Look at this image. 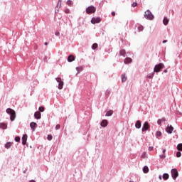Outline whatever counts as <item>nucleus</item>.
Masks as SVG:
<instances>
[{"label":"nucleus","mask_w":182,"mask_h":182,"mask_svg":"<svg viewBox=\"0 0 182 182\" xmlns=\"http://www.w3.org/2000/svg\"><path fill=\"white\" fill-rule=\"evenodd\" d=\"M97 43H94L92 46V49H93V50L97 49Z\"/></svg>","instance_id":"31"},{"label":"nucleus","mask_w":182,"mask_h":182,"mask_svg":"<svg viewBox=\"0 0 182 182\" xmlns=\"http://www.w3.org/2000/svg\"><path fill=\"white\" fill-rule=\"evenodd\" d=\"M7 128H8V124L4 122L0 123V129H3V130H5Z\"/></svg>","instance_id":"12"},{"label":"nucleus","mask_w":182,"mask_h":182,"mask_svg":"<svg viewBox=\"0 0 182 182\" xmlns=\"http://www.w3.org/2000/svg\"><path fill=\"white\" fill-rule=\"evenodd\" d=\"M166 42H167V40H164V41H163V43H166Z\"/></svg>","instance_id":"43"},{"label":"nucleus","mask_w":182,"mask_h":182,"mask_svg":"<svg viewBox=\"0 0 182 182\" xmlns=\"http://www.w3.org/2000/svg\"><path fill=\"white\" fill-rule=\"evenodd\" d=\"M6 113H8V114H10V120L11 122H14V120H15V119L16 118V112H15V110L11 108H8L6 109Z\"/></svg>","instance_id":"1"},{"label":"nucleus","mask_w":182,"mask_h":182,"mask_svg":"<svg viewBox=\"0 0 182 182\" xmlns=\"http://www.w3.org/2000/svg\"><path fill=\"white\" fill-rule=\"evenodd\" d=\"M34 117H36V119H41V112L39 111L36 112L34 114Z\"/></svg>","instance_id":"13"},{"label":"nucleus","mask_w":182,"mask_h":182,"mask_svg":"<svg viewBox=\"0 0 182 182\" xmlns=\"http://www.w3.org/2000/svg\"><path fill=\"white\" fill-rule=\"evenodd\" d=\"M176 157H181V152L178 151V152L176 153Z\"/></svg>","instance_id":"34"},{"label":"nucleus","mask_w":182,"mask_h":182,"mask_svg":"<svg viewBox=\"0 0 182 182\" xmlns=\"http://www.w3.org/2000/svg\"><path fill=\"white\" fill-rule=\"evenodd\" d=\"M100 126H102V127H106V126H107V120L103 119L100 123Z\"/></svg>","instance_id":"14"},{"label":"nucleus","mask_w":182,"mask_h":182,"mask_svg":"<svg viewBox=\"0 0 182 182\" xmlns=\"http://www.w3.org/2000/svg\"><path fill=\"white\" fill-rule=\"evenodd\" d=\"M30 182H36L34 180H31L30 181Z\"/></svg>","instance_id":"47"},{"label":"nucleus","mask_w":182,"mask_h":182,"mask_svg":"<svg viewBox=\"0 0 182 182\" xmlns=\"http://www.w3.org/2000/svg\"><path fill=\"white\" fill-rule=\"evenodd\" d=\"M15 141H16L17 143H19V141H21V137L16 136L15 137Z\"/></svg>","instance_id":"29"},{"label":"nucleus","mask_w":182,"mask_h":182,"mask_svg":"<svg viewBox=\"0 0 182 182\" xmlns=\"http://www.w3.org/2000/svg\"><path fill=\"white\" fill-rule=\"evenodd\" d=\"M120 56H126V50H121L119 52Z\"/></svg>","instance_id":"19"},{"label":"nucleus","mask_w":182,"mask_h":182,"mask_svg":"<svg viewBox=\"0 0 182 182\" xmlns=\"http://www.w3.org/2000/svg\"><path fill=\"white\" fill-rule=\"evenodd\" d=\"M26 140H28V135L23 134L22 137V144L25 146L26 144Z\"/></svg>","instance_id":"11"},{"label":"nucleus","mask_w":182,"mask_h":182,"mask_svg":"<svg viewBox=\"0 0 182 182\" xmlns=\"http://www.w3.org/2000/svg\"><path fill=\"white\" fill-rule=\"evenodd\" d=\"M39 112H45V107H40L38 108Z\"/></svg>","instance_id":"32"},{"label":"nucleus","mask_w":182,"mask_h":182,"mask_svg":"<svg viewBox=\"0 0 182 182\" xmlns=\"http://www.w3.org/2000/svg\"><path fill=\"white\" fill-rule=\"evenodd\" d=\"M161 122H166V118L158 119V124H161Z\"/></svg>","instance_id":"26"},{"label":"nucleus","mask_w":182,"mask_h":182,"mask_svg":"<svg viewBox=\"0 0 182 182\" xmlns=\"http://www.w3.org/2000/svg\"><path fill=\"white\" fill-rule=\"evenodd\" d=\"M65 14H69L70 11H69V9H65Z\"/></svg>","instance_id":"40"},{"label":"nucleus","mask_w":182,"mask_h":182,"mask_svg":"<svg viewBox=\"0 0 182 182\" xmlns=\"http://www.w3.org/2000/svg\"><path fill=\"white\" fill-rule=\"evenodd\" d=\"M161 159H166V155L164 154L163 155H160Z\"/></svg>","instance_id":"37"},{"label":"nucleus","mask_w":182,"mask_h":182,"mask_svg":"<svg viewBox=\"0 0 182 182\" xmlns=\"http://www.w3.org/2000/svg\"><path fill=\"white\" fill-rule=\"evenodd\" d=\"M47 139L48 140H52V139H53V136H52V135H48Z\"/></svg>","instance_id":"33"},{"label":"nucleus","mask_w":182,"mask_h":182,"mask_svg":"<svg viewBox=\"0 0 182 182\" xmlns=\"http://www.w3.org/2000/svg\"><path fill=\"white\" fill-rule=\"evenodd\" d=\"M163 23H164V25H168V18H167V17H164V18L163 20Z\"/></svg>","instance_id":"18"},{"label":"nucleus","mask_w":182,"mask_h":182,"mask_svg":"<svg viewBox=\"0 0 182 182\" xmlns=\"http://www.w3.org/2000/svg\"><path fill=\"white\" fill-rule=\"evenodd\" d=\"M127 80V77H126L125 74L122 75V82H126Z\"/></svg>","instance_id":"20"},{"label":"nucleus","mask_w":182,"mask_h":182,"mask_svg":"<svg viewBox=\"0 0 182 182\" xmlns=\"http://www.w3.org/2000/svg\"><path fill=\"white\" fill-rule=\"evenodd\" d=\"M150 129V124H149V122H144L143 127H142V132H146V130H149Z\"/></svg>","instance_id":"7"},{"label":"nucleus","mask_w":182,"mask_h":182,"mask_svg":"<svg viewBox=\"0 0 182 182\" xmlns=\"http://www.w3.org/2000/svg\"><path fill=\"white\" fill-rule=\"evenodd\" d=\"M132 6H133V8H136V6H137V3L134 2V3L132 4Z\"/></svg>","instance_id":"36"},{"label":"nucleus","mask_w":182,"mask_h":182,"mask_svg":"<svg viewBox=\"0 0 182 182\" xmlns=\"http://www.w3.org/2000/svg\"><path fill=\"white\" fill-rule=\"evenodd\" d=\"M177 150H178L179 151H182V144H178Z\"/></svg>","instance_id":"25"},{"label":"nucleus","mask_w":182,"mask_h":182,"mask_svg":"<svg viewBox=\"0 0 182 182\" xmlns=\"http://www.w3.org/2000/svg\"><path fill=\"white\" fill-rule=\"evenodd\" d=\"M163 68H164V65L163 63H159L155 66L154 69V72H156V73H158V72H160V70H161Z\"/></svg>","instance_id":"3"},{"label":"nucleus","mask_w":182,"mask_h":182,"mask_svg":"<svg viewBox=\"0 0 182 182\" xmlns=\"http://www.w3.org/2000/svg\"><path fill=\"white\" fill-rule=\"evenodd\" d=\"M60 129V124H57L55 127V130H59Z\"/></svg>","instance_id":"35"},{"label":"nucleus","mask_w":182,"mask_h":182,"mask_svg":"<svg viewBox=\"0 0 182 182\" xmlns=\"http://www.w3.org/2000/svg\"><path fill=\"white\" fill-rule=\"evenodd\" d=\"M149 78H151V76H149Z\"/></svg>","instance_id":"50"},{"label":"nucleus","mask_w":182,"mask_h":182,"mask_svg":"<svg viewBox=\"0 0 182 182\" xmlns=\"http://www.w3.org/2000/svg\"><path fill=\"white\" fill-rule=\"evenodd\" d=\"M149 151H151V150H153V146H150V147L149 148Z\"/></svg>","instance_id":"41"},{"label":"nucleus","mask_w":182,"mask_h":182,"mask_svg":"<svg viewBox=\"0 0 182 182\" xmlns=\"http://www.w3.org/2000/svg\"><path fill=\"white\" fill-rule=\"evenodd\" d=\"M56 80H57V82H59L58 89H60V90L63 89V81H62V79L60 77H57Z\"/></svg>","instance_id":"6"},{"label":"nucleus","mask_w":182,"mask_h":182,"mask_svg":"<svg viewBox=\"0 0 182 182\" xmlns=\"http://www.w3.org/2000/svg\"><path fill=\"white\" fill-rule=\"evenodd\" d=\"M168 177H169L168 173H164L163 175L164 180H168Z\"/></svg>","instance_id":"23"},{"label":"nucleus","mask_w":182,"mask_h":182,"mask_svg":"<svg viewBox=\"0 0 182 182\" xmlns=\"http://www.w3.org/2000/svg\"><path fill=\"white\" fill-rule=\"evenodd\" d=\"M12 146V143L7 142L5 145L6 149H9Z\"/></svg>","instance_id":"22"},{"label":"nucleus","mask_w":182,"mask_h":182,"mask_svg":"<svg viewBox=\"0 0 182 182\" xmlns=\"http://www.w3.org/2000/svg\"><path fill=\"white\" fill-rule=\"evenodd\" d=\"M76 70H79V68L77 67V68H76Z\"/></svg>","instance_id":"48"},{"label":"nucleus","mask_w":182,"mask_h":182,"mask_svg":"<svg viewBox=\"0 0 182 182\" xmlns=\"http://www.w3.org/2000/svg\"><path fill=\"white\" fill-rule=\"evenodd\" d=\"M59 35H60V33H59V31L55 32V36H59Z\"/></svg>","instance_id":"38"},{"label":"nucleus","mask_w":182,"mask_h":182,"mask_svg":"<svg viewBox=\"0 0 182 182\" xmlns=\"http://www.w3.org/2000/svg\"><path fill=\"white\" fill-rule=\"evenodd\" d=\"M100 21H102L100 19V18L97 17V18H92L91 20V23H93V25H95V23H99L100 22Z\"/></svg>","instance_id":"8"},{"label":"nucleus","mask_w":182,"mask_h":182,"mask_svg":"<svg viewBox=\"0 0 182 182\" xmlns=\"http://www.w3.org/2000/svg\"><path fill=\"white\" fill-rule=\"evenodd\" d=\"M44 45H45L46 46H48V42H46V43H44Z\"/></svg>","instance_id":"44"},{"label":"nucleus","mask_w":182,"mask_h":182,"mask_svg":"<svg viewBox=\"0 0 182 182\" xmlns=\"http://www.w3.org/2000/svg\"><path fill=\"white\" fill-rule=\"evenodd\" d=\"M112 114H113V110H109L107 112L105 116H112Z\"/></svg>","instance_id":"24"},{"label":"nucleus","mask_w":182,"mask_h":182,"mask_svg":"<svg viewBox=\"0 0 182 182\" xmlns=\"http://www.w3.org/2000/svg\"><path fill=\"white\" fill-rule=\"evenodd\" d=\"M112 16H116V13L114 11H112Z\"/></svg>","instance_id":"39"},{"label":"nucleus","mask_w":182,"mask_h":182,"mask_svg":"<svg viewBox=\"0 0 182 182\" xmlns=\"http://www.w3.org/2000/svg\"><path fill=\"white\" fill-rule=\"evenodd\" d=\"M67 4L68 5V6H72L73 5V2H72V1L68 0L67 1Z\"/></svg>","instance_id":"27"},{"label":"nucleus","mask_w":182,"mask_h":182,"mask_svg":"<svg viewBox=\"0 0 182 182\" xmlns=\"http://www.w3.org/2000/svg\"><path fill=\"white\" fill-rule=\"evenodd\" d=\"M144 16L146 19H149L150 21L153 20L154 18V16L151 14V11L147 10L144 13Z\"/></svg>","instance_id":"2"},{"label":"nucleus","mask_w":182,"mask_h":182,"mask_svg":"<svg viewBox=\"0 0 182 182\" xmlns=\"http://www.w3.org/2000/svg\"><path fill=\"white\" fill-rule=\"evenodd\" d=\"M171 176H172V178H173V180H176V178L178 177V171H177V169L173 168L171 171Z\"/></svg>","instance_id":"4"},{"label":"nucleus","mask_w":182,"mask_h":182,"mask_svg":"<svg viewBox=\"0 0 182 182\" xmlns=\"http://www.w3.org/2000/svg\"><path fill=\"white\" fill-rule=\"evenodd\" d=\"M173 130H174V128L171 125V126H168L166 129V131L167 132V133H168L169 134H171V133H173Z\"/></svg>","instance_id":"9"},{"label":"nucleus","mask_w":182,"mask_h":182,"mask_svg":"<svg viewBox=\"0 0 182 182\" xmlns=\"http://www.w3.org/2000/svg\"><path fill=\"white\" fill-rule=\"evenodd\" d=\"M143 172L146 174L147 173H149V167L147 166H144L143 168Z\"/></svg>","instance_id":"21"},{"label":"nucleus","mask_w":182,"mask_h":182,"mask_svg":"<svg viewBox=\"0 0 182 182\" xmlns=\"http://www.w3.org/2000/svg\"><path fill=\"white\" fill-rule=\"evenodd\" d=\"M36 126H38V124H36V122H31L30 124V127L33 130V132H35V130L36 129Z\"/></svg>","instance_id":"10"},{"label":"nucleus","mask_w":182,"mask_h":182,"mask_svg":"<svg viewBox=\"0 0 182 182\" xmlns=\"http://www.w3.org/2000/svg\"><path fill=\"white\" fill-rule=\"evenodd\" d=\"M132 63V58H127L124 59V63L127 64V63Z\"/></svg>","instance_id":"17"},{"label":"nucleus","mask_w":182,"mask_h":182,"mask_svg":"<svg viewBox=\"0 0 182 182\" xmlns=\"http://www.w3.org/2000/svg\"><path fill=\"white\" fill-rule=\"evenodd\" d=\"M60 4H61V1H59L58 3V4H57V6H59V5H60Z\"/></svg>","instance_id":"42"},{"label":"nucleus","mask_w":182,"mask_h":182,"mask_svg":"<svg viewBox=\"0 0 182 182\" xmlns=\"http://www.w3.org/2000/svg\"><path fill=\"white\" fill-rule=\"evenodd\" d=\"M163 153H164V154L166 153V149H163Z\"/></svg>","instance_id":"45"},{"label":"nucleus","mask_w":182,"mask_h":182,"mask_svg":"<svg viewBox=\"0 0 182 182\" xmlns=\"http://www.w3.org/2000/svg\"><path fill=\"white\" fill-rule=\"evenodd\" d=\"M143 29H144L143 26H138V30L139 31V32H141V31H143Z\"/></svg>","instance_id":"30"},{"label":"nucleus","mask_w":182,"mask_h":182,"mask_svg":"<svg viewBox=\"0 0 182 182\" xmlns=\"http://www.w3.org/2000/svg\"><path fill=\"white\" fill-rule=\"evenodd\" d=\"M68 62H73L75 60V56L73 55H70L68 58Z\"/></svg>","instance_id":"16"},{"label":"nucleus","mask_w":182,"mask_h":182,"mask_svg":"<svg viewBox=\"0 0 182 182\" xmlns=\"http://www.w3.org/2000/svg\"><path fill=\"white\" fill-rule=\"evenodd\" d=\"M135 127L136 129H140V127H141V122H140V120L136 121Z\"/></svg>","instance_id":"15"},{"label":"nucleus","mask_w":182,"mask_h":182,"mask_svg":"<svg viewBox=\"0 0 182 182\" xmlns=\"http://www.w3.org/2000/svg\"><path fill=\"white\" fill-rule=\"evenodd\" d=\"M159 179L161 180V176H159Z\"/></svg>","instance_id":"49"},{"label":"nucleus","mask_w":182,"mask_h":182,"mask_svg":"<svg viewBox=\"0 0 182 182\" xmlns=\"http://www.w3.org/2000/svg\"><path fill=\"white\" fill-rule=\"evenodd\" d=\"M160 136H161V132H156V136L157 137V139H159V137H160Z\"/></svg>","instance_id":"28"},{"label":"nucleus","mask_w":182,"mask_h":182,"mask_svg":"<svg viewBox=\"0 0 182 182\" xmlns=\"http://www.w3.org/2000/svg\"><path fill=\"white\" fill-rule=\"evenodd\" d=\"M87 14H95L96 12V8L93 6H90L86 9Z\"/></svg>","instance_id":"5"},{"label":"nucleus","mask_w":182,"mask_h":182,"mask_svg":"<svg viewBox=\"0 0 182 182\" xmlns=\"http://www.w3.org/2000/svg\"><path fill=\"white\" fill-rule=\"evenodd\" d=\"M164 73H167V70H164Z\"/></svg>","instance_id":"46"}]
</instances>
